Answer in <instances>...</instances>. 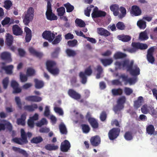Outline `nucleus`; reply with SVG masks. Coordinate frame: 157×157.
Segmentation results:
<instances>
[{"label":"nucleus","instance_id":"nucleus-1","mask_svg":"<svg viewBox=\"0 0 157 157\" xmlns=\"http://www.w3.org/2000/svg\"><path fill=\"white\" fill-rule=\"evenodd\" d=\"M133 60L130 61L128 60H125L122 62L116 61L115 65L119 69H124L126 68L127 71H129L132 75L137 76L140 74V70L137 66H135L133 69Z\"/></svg>","mask_w":157,"mask_h":157},{"label":"nucleus","instance_id":"nucleus-2","mask_svg":"<svg viewBox=\"0 0 157 157\" xmlns=\"http://www.w3.org/2000/svg\"><path fill=\"white\" fill-rule=\"evenodd\" d=\"M32 133L28 132L27 133L25 132L24 130L22 128L21 130V138L15 137L13 138L12 140L14 143L19 145H24L28 143L27 140V136L30 138L32 136Z\"/></svg>","mask_w":157,"mask_h":157},{"label":"nucleus","instance_id":"nucleus-3","mask_svg":"<svg viewBox=\"0 0 157 157\" xmlns=\"http://www.w3.org/2000/svg\"><path fill=\"white\" fill-rule=\"evenodd\" d=\"M34 10L32 7L29 8L22 16L23 22L25 25H28L33 20L34 16Z\"/></svg>","mask_w":157,"mask_h":157},{"label":"nucleus","instance_id":"nucleus-4","mask_svg":"<svg viewBox=\"0 0 157 157\" xmlns=\"http://www.w3.org/2000/svg\"><path fill=\"white\" fill-rule=\"evenodd\" d=\"M56 63L54 61L48 60L46 63V69L48 71L53 75L56 76L59 73V68L56 67Z\"/></svg>","mask_w":157,"mask_h":157},{"label":"nucleus","instance_id":"nucleus-5","mask_svg":"<svg viewBox=\"0 0 157 157\" xmlns=\"http://www.w3.org/2000/svg\"><path fill=\"white\" fill-rule=\"evenodd\" d=\"M132 48L128 49V51L131 53H134L140 49L141 50H145L147 48L148 46L146 44L139 42H132Z\"/></svg>","mask_w":157,"mask_h":157},{"label":"nucleus","instance_id":"nucleus-6","mask_svg":"<svg viewBox=\"0 0 157 157\" xmlns=\"http://www.w3.org/2000/svg\"><path fill=\"white\" fill-rule=\"evenodd\" d=\"M45 0L47 2V10L46 12V15L47 19L50 21L57 20V17L52 12V5L51 4V2H52V0Z\"/></svg>","mask_w":157,"mask_h":157},{"label":"nucleus","instance_id":"nucleus-7","mask_svg":"<svg viewBox=\"0 0 157 157\" xmlns=\"http://www.w3.org/2000/svg\"><path fill=\"white\" fill-rule=\"evenodd\" d=\"M92 73V71L91 69L90 66L85 69L84 72H81L79 73V76L81 78V82L82 83L85 84L87 81V77L86 75L87 76H90Z\"/></svg>","mask_w":157,"mask_h":157},{"label":"nucleus","instance_id":"nucleus-8","mask_svg":"<svg viewBox=\"0 0 157 157\" xmlns=\"http://www.w3.org/2000/svg\"><path fill=\"white\" fill-rule=\"evenodd\" d=\"M120 131L119 128H113L110 129L108 133L109 139L110 140H113L116 139L119 136Z\"/></svg>","mask_w":157,"mask_h":157},{"label":"nucleus","instance_id":"nucleus-9","mask_svg":"<svg viewBox=\"0 0 157 157\" xmlns=\"http://www.w3.org/2000/svg\"><path fill=\"white\" fill-rule=\"evenodd\" d=\"M155 46H153L149 48L147 50L146 56L147 60L152 64H153L155 61V58L153 56V53L155 49Z\"/></svg>","mask_w":157,"mask_h":157},{"label":"nucleus","instance_id":"nucleus-10","mask_svg":"<svg viewBox=\"0 0 157 157\" xmlns=\"http://www.w3.org/2000/svg\"><path fill=\"white\" fill-rule=\"evenodd\" d=\"M4 123H0V131L2 130H5L6 128L10 132L12 131V136H13L15 134L14 131H12L13 127L11 124L9 122H7L3 121Z\"/></svg>","mask_w":157,"mask_h":157},{"label":"nucleus","instance_id":"nucleus-11","mask_svg":"<svg viewBox=\"0 0 157 157\" xmlns=\"http://www.w3.org/2000/svg\"><path fill=\"white\" fill-rule=\"evenodd\" d=\"M120 77L122 78V81L124 82L125 85H127L128 83H129L130 85L134 84L137 81L136 77L128 78V76L124 74L121 75Z\"/></svg>","mask_w":157,"mask_h":157},{"label":"nucleus","instance_id":"nucleus-12","mask_svg":"<svg viewBox=\"0 0 157 157\" xmlns=\"http://www.w3.org/2000/svg\"><path fill=\"white\" fill-rule=\"evenodd\" d=\"M57 34V33L54 34L53 33H52L50 31H45L42 33V36L43 37L51 42L55 38L56 35Z\"/></svg>","mask_w":157,"mask_h":157},{"label":"nucleus","instance_id":"nucleus-13","mask_svg":"<svg viewBox=\"0 0 157 157\" xmlns=\"http://www.w3.org/2000/svg\"><path fill=\"white\" fill-rule=\"evenodd\" d=\"M98 8L97 7H95L94 8L93 12L91 14L93 18L105 17L106 16V13L105 12L98 10Z\"/></svg>","mask_w":157,"mask_h":157},{"label":"nucleus","instance_id":"nucleus-14","mask_svg":"<svg viewBox=\"0 0 157 157\" xmlns=\"http://www.w3.org/2000/svg\"><path fill=\"white\" fill-rule=\"evenodd\" d=\"M71 147L69 142L67 140H65L61 144L60 150L62 152H67L70 149Z\"/></svg>","mask_w":157,"mask_h":157},{"label":"nucleus","instance_id":"nucleus-15","mask_svg":"<svg viewBox=\"0 0 157 157\" xmlns=\"http://www.w3.org/2000/svg\"><path fill=\"white\" fill-rule=\"evenodd\" d=\"M1 59L5 61L6 63H9L12 61L11 57V53L7 52H4L2 53L0 55Z\"/></svg>","mask_w":157,"mask_h":157},{"label":"nucleus","instance_id":"nucleus-16","mask_svg":"<svg viewBox=\"0 0 157 157\" xmlns=\"http://www.w3.org/2000/svg\"><path fill=\"white\" fill-rule=\"evenodd\" d=\"M68 94L71 97L76 100H78L81 98V95L73 89H69Z\"/></svg>","mask_w":157,"mask_h":157},{"label":"nucleus","instance_id":"nucleus-17","mask_svg":"<svg viewBox=\"0 0 157 157\" xmlns=\"http://www.w3.org/2000/svg\"><path fill=\"white\" fill-rule=\"evenodd\" d=\"M141 13V10L139 6L136 5H133L132 6L130 10V13L132 16H138L140 15Z\"/></svg>","mask_w":157,"mask_h":157},{"label":"nucleus","instance_id":"nucleus-18","mask_svg":"<svg viewBox=\"0 0 157 157\" xmlns=\"http://www.w3.org/2000/svg\"><path fill=\"white\" fill-rule=\"evenodd\" d=\"M28 50L31 55L36 56L39 58H41L43 56V54L42 53L36 50L33 47H31L29 48Z\"/></svg>","mask_w":157,"mask_h":157},{"label":"nucleus","instance_id":"nucleus-19","mask_svg":"<svg viewBox=\"0 0 157 157\" xmlns=\"http://www.w3.org/2000/svg\"><path fill=\"white\" fill-rule=\"evenodd\" d=\"M13 34L16 36H20L23 34L22 29L18 25H13L12 28Z\"/></svg>","mask_w":157,"mask_h":157},{"label":"nucleus","instance_id":"nucleus-20","mask_svg":"<svg viewBox=\"0 0 157 157\" xmlns=\"http://www.w3.org/2000/svg\"><path fill=\"white\" fill-rule=\"evenodd\" d=\"M91 144L94 147L98 146L100 143L101 139L98 136L92 137L90 139Z\"/></svg>","mask_w":157,"mask_h":157},{"label":"nucleus","instance_id":"nucleus-21","mask_svg":"<svg viewBox=\"0 0 157 157\" xmlns=\"http://www.w3.org/2000/svg\"><path fill=\"white\" fill-rule=\"evenodd\" d=\"M11 85L13 89V93H18L21 92V89L18 87L19 84L16 81H12Z\"/></svg>","mask_w":157,"mask_h":157},{"label":"nucleus","instance_id":"nucleus-22","mask_svg":"<svg viewBox=\"0 0 157 157\" xmlns=\"http://www.w3.org/2000/svg\"><path fill=\"white\" fill-rule=\"evenodd\" d=\"M25 100L33 102H39L42 100L41 97L37 96H29L26 97Z\"/></svg>","mask_w":157,"mask_h":157},{"label":"nucleus","instance_id":"nucleus-23","mask_svg":"<svg viewBox=\"0 0 157 157\" xmlns=\"http://www.w3.org/2000/svg\"><path fill=\"white\" fill-rule=\"evenodd\" d=\"M25 32L26 33L25 40L26 42H29L31 39L32 32L30 29L28 27H25Z\"/></svg>","mask_w":157,"mask_h":157},{"label":"nucleus","instance_id":"nucleus-24","mask_svg":"<svg viewBox=\"0 0 157 157\" xmlns=\"http://www.w3.org/2000/svg\"><path fill=\"white\" fill-rule=\"evenodd\" d=\"M12 150L15 152H18L19 153L25 157H28L29 154L24 150L20 148L13 146L12 147Z\"/></svg>","mask_w":157,"mask_h":157},{"label":"nucleus","instance_id":"nucleus-25","mask_svg":"<svg viewBox=\"0 0 157 157\" xmlns=\"http://www.w3.org/2000/svg\"><path fill=\"white\" fill-rule=\"evenodd\" d=\"M146 132L148 135H156V132H155L154 127L152 124H149L146 127Z\"/></svg>","mask_w":157,"mask_h":157},{"label":"nucleus","instance_id":"nucleus-26","mask_svg":"<svg viewBox=\"0 0 157 157\" xmlns=\"http://www.w3.org/2000/svg\"><path fill=\"white\" fill-rule=\"evenodd\" d=\"M88 121L93 128H98L99 124L97 121L94 118L89 117L88 119Z\"/></svg>","mask_w":157,"mask_h":157},{"label":"nucleus","instance_id":"nucleus-27","mask_svg":"<svg viewBox=\"0 0 157 157\" xmlns=\"http://www.w3.org/2000/svg\"><path fill=\"white\" fill-rule=\"evenodd\" d=\"M119 6L117 4H113L110 6V10L113 12L115 16H117L119 15Z\"/></svg>","mask_w":157,"mask_h":157},{"label":"nucleus","instance_id":"nucleus-28","mask_svg":"<svg viewBox=\"0 0 157 157\" xmlns=\"http://www.w3.org/2000/svg\"><path fill=\"white\" fill-rule=\"evenodd\" d=\"M37 108V105L36 104H33L30 105H26L24 107V110L29 112H32Z\"/></svg>","mask_w":157,"mask_h":157},{"label":"nucleus","instance_id":"nucleus-29","mask_svg":"<svg viewBox=\"0 0 157 157\" xmlns=\"http://www.w3.org/2000/svg\"><path fill=\"white\" fill-rule=\"evenodd\" d=\"M1 68L5 71L7 74L11 75L13 73V65H9L6 66H2Z\"/></svg>","mask_w":157,"mask_h":157},{"label":"nucleus","instance_id":"nucleus-30","mask_svg":"<svg viewBox=\"0 0 157 157\" xmlns=\"http://www.w3.org/2000/svg\"><path fill=\"white\" fill-rule=\"evenodd\" d=\"M143 101V97L142 96L139 97L137 99L134 101V107L135 108L137 109L142 105Z\"/></svg>","mask_w":157,"mask_h":157},{"label":"nucleus","instance_id":"nucleus-31","mask_svg":"<svg viewBox=\"0 0 157 157\" xmlns=\"http://www.w3.org/2000/svg\"><path fill=\"white\" fill-rule=\"evenodd\" d=\"M6 40L5 43L6 45L8 46H10L12 45L13 41V36L9 33H7L6 36Z\"/></svg>","mask_w":157,"mask_h":157},{"label":"nucleus","instance_id":"nucleus-32","mask_svg":"<svg viewBox=\"0 0 157 157\" xmlns=\"http://www.w3.org/2000/svg\"><path fill=\"white\" fill-rule=\"evenodd\" d=\"M97 31L99 34L105 36H107L110 34L109 32L103 28H98Z\"/></svg>","mask_w":157,"mask_h":157},{"label":"nucleus","instance_id":"nucleus-33","mask_svg":"<svg viewBox=\"0 0 157 157\" xmlns=\"http://www.w3.org/2000/svg\"><path fill=\"white\" fill-rule=\"evenodd\" d=\"M100 60L104 67L110 65L113 62V59L111 58L109 59H100Z\"/></svg>","mask_w":157,"mask_h":157},{"label":"nucleus","instance_id":"nucleus-34","mask_svg":"<svg viewBox=\"0 0 157 157\" xmlns=\"http://www.w3.org/2000/svg\"><path fill=\"white\" fill-rule=\"evenodd\" d=\"M26 118V114L24 113L21 115V118L17 119V123L18 125H25V121Z\"/></svg>","mask_w":157,"mask_h":157},{"label":"nucleus","instance_id":"nucleus-35","mask_svg":"<svg viewBox=\"0 0 157 157\" xmlns=\"http://www.w3.org/2000/svg\"><path fill=\"white\" fill-rule=\"evenodd\" d=\"M117 37L120 40L124 42H128L131 39V37L130 36L124 34L118 35Z\"/></svg>","mask_w":157,"mask_h":157},{"label":"nucleus","instance_id":"nucleus-36","mask_svg":"<svg viewBox=\"0 0 157 157\" xmlns=\"http://www.w3.org/2000/svg\"><path fill=\"white\" fill-rule=\"evenodd\" d=\"M45 148L47 150L49 151H55L57 150L59 147L54 144H48L45 146Z\"/></svg>","mask_w":157,"mask_h":157},{"label":"nucleus","instance_id":"nucleus-37","mask_svg":"<svg viewBox=\"0 0 157 157\" xmlns=\"http://www.w3.org/2000/svg\"><path fill=\"white\" fill-rule=\"evenodd\" d=\"M34 82L35 83V87L36 89H41L44 86V83L42 81L39 80L37 79H35L34 80Z\"/></svg>","mask_w":157,"mask_h":157},{"label":"nucleus","instance_id":"nucleus-38","mask_svg":"<svg viewBox=\"0 0 157 157\" xmlns=\"http://www.w3.org/2000/svg\"><path fill=\"white\" fill-rule=\"evenodd\" d=\"M43 141V139L40 136L33 137L30 140L32 143L37 144L40 143Z\"/></svg>","mask_w":157,"mask_h":157},{"label":"nucleus","instance_id":"nucleus-39","mask_svg":"<svg viewBox=\"0 0 157 157\" xmlns=\"http://www.w3.org/2000/svg\"><path fill=\"white\" fill-rule=\"evenodd\" d=\"M111 92L113 96L121 95L122 94L123 90L120 88L113 89L112 90Z\"/></svg>","mask_w":157,"mask_h":157},{"label":"nucleus","instance_id":"nucleus-40","mask_svg":"<svg viewBox=\"0 0 157 157\" xmlns=\"http://www.w3.org/2000/svg\"><path fill=\"white\" fill-rule=\"evenodd\" d=\"M59 128L61 133L62 134H67V132L65 125L63 123H61L59 125Z\"/></svg>","mask_w":157,"mask_h":157},{"label":"nucleus","instance_id":"nucleus-41","mask_svg":"<svg viewBox=\"0 0 157 157\" xmlns=\"http://www.w3.org/2000/svg\"><path fill=\"white\" fill-rule=\"evenodd\" d=\"M127 55L126 54L121 52H117L115 53L113 56L114 58L116 59L124 58Z\"/></svg>","mask_w":157,"mask_h":157},{"label":"nucleus","instance_id":"nucleus-42","mask_svg":"<svg viewBox=\"0 0 157 157\" xmlns=\"http://www.w3.org/2000/svg\"><path fill=\"white\" fill-rule=\"evenodd\" d=\"M13 5L12 3L10 0H6L4 2L3 7L7 10H10Z\"/></svg>","mask_w":157,"mask_h":157},{"label":"nucleus","instance_id":"nucleus-43","mask_svg":"<svg viewBox=\"0 0 157 157\" xmlns=\"http://www.w3.org/2000/svg\"><path fill=\"white\" fill-rule=\"evenodd\" d=\"M148 38L147 33L146 31L141 32L139 35V39L141 40H145Z\"/></svg>","mask_w":157,"mask_h":157},{"label":"nucleus","instance_id":"nucleus-44","mask_svg":"<svg viewBox=\"0 0 157 157\" xmlns=\"http://www.w3.org/2000/svg\"><path fill=\"white\" fill-rule=\"evenodd\" d=\"M121 14H119L118 17L120 18H122L124 17L126 14L127 11L126 9L123 6H121L119 8Z\"/></svg>","mask_w":157,"mask_h":157},{"label":"nucleus","instance_id":"nucleus-45","mask_svg":"<svg viewBox=\"0 0 157 157\" xmlns=\"http://www.w3.org/2000/svg\"><path fill=\"white\" fill-rule=\"evenodd\" d=\"M75 23L77 25L80 27H84L86 25L85 22L81 19L77 18L75 20Z\"/></svg>","mask_w":157,"mask_h":157},{"label":"nucleus","instance_id":"nucleus-46","mask_svg":"<svg viewBox=\"0 0 157 157\" xmlns=\"http://www.w3.org/2000/svg\"><path fill=\"white\" fill-rule=\"evenodd\" d=\"M55 39L52 41L53 44H59L62 40V35L61 34H59L55 37Z\"/></svg>","mask_w":157,"mask_h":157},{"label":"nucleus","instance_id":"nucleus-47","mask_svg":"<svg viewBox=\"0 0 157 157\" xmlns=\"http://www.w3.org/2000/svg\"><path fill=\"white\" fill-rule=\"evenodd\" d=\"M66 52L67 55L69 57H74L75 56L77 53L76 52L70 49H67Z\"/></svg>","mask_w":157,"mask_h":157},{"label":"nucleus","instance_id":"nucleus-48","mask_svg":"<svg viewBox=\"0 0 157 157\" xmlns=\"http://www.w3.org/2000/svg\"><path fill=\"white\" fill-rule=\"evenodd\" d=\"M124 107V105H122L117 103V104L114 106L113 107V110L115 113H117L118 111H120L123 109Z\"/></svg>","mask_w":157,"mask_h":157},{"label":"nucleus","instance_id":"nucleus-49","mask_svg":"<svg viewBox=\"0 0 157 157\" xmlns=\"http://www.w3.org/2000/svg\"><path fill=\"white\" fill-rule=\"evenodd\" d=\"M138 26L140 29H145L146 27V22L142 20L138 21L137 23Z\"/></svg>","mask_w":157,"mask_h":157},{"label":"nucleus","instance_id":"nucleus-50","mask_svg":"<svg viewBox=\"0 0 157 157\" xmlns=\"http://www.w3.org/2000/svg\"><path fill=\"white\" fill-rule=\"evenodd\" d=\"M82 132L85 133H88L90 130V128L88 124H83L81 125Z\"/></svg>","mask_w":157,"mask_h":157},{"label":"nucleus","instance_id":"nucleus-51","mask_svg":"<svg viewBox=\"0 0 157 157\" xmlns=\"http://www.w3.org/2000/svg\"><path fill=\"white\" fill-rule=\"evenodd\" d=\"M60 51V48L59 47H57L55 49L54 51L51 54V56L52 58H57Z\"/></svg>","mask_w":157,"mask_h":157},{"label":"nucleus","instance_id":"nucleus-52","mask_svg":"<svg viewBox=\"0 0 157 157\" xmlns=\"http://www.w3.org/2000/svg\"><path fill=\"white\" fill-rule=\"evenodd\" d=\"M124 137L126 140H130L133 138L132 134L130 131H128L125 132Z\"/></svg>","mask_w":157,"mask_h":157},{"label":"nucleus","instance_id":"nucleus-53","mask_svg":"<svg viewBox=\"0 0 157 157\" xmlns=\"http://www.w3.org/2000/svg\"><path fill=\"white\" fill-rule=\"evenodd\" d=\"M64 6L66 8L67 12H71L74 9V6L71 5L70 3H67L64 4Z\"/></svg>","mask_w":157,"mask_h":157},{"label":"nucleus","instance_id":"nucleus-54","mask_svg":"<svg viewBox=\"0 0 157 157\" xmlns=\"http://www.w3.org/2000/svg\"><path fill=\"white\" fill-rule=\"evenodd\" d=\"M47 122L46 119L45 118H42L40 121L36 123V125L38 127H40L42 125L47 124Z\"/></svg>","mask_w":157,"mask_h":157},{"label":"nucleus","instance_id":"nucleus-55","mask_svg":"<svg viewBox=\"0 0 157 157\" xmlns=\"http://www.w3.org/2000/svg\"><path fill=\"white\" fill-rule=\"evenodd\" d=\"M94 5H90L89 6L86 8V9L84 11V13L85 15L87 17H90V12L91 11V9L94 7Z\"/></svg>","mask_w":157,"mask_h":157},{"label":"nucleus","instance_id":"nucleus-56","mask_svg":"<svg viewBox=\"0 0 157 157\" xmlns=\"http://www.w3.org/2000/svg\"><path fill=\"white\" fill-rule=\"evenodd\" d=\"M117 29L120 30H124L125 29V26L124 23L122 22H118L116 25Z\"/></svg>","mask_w":157,"mask_h":157},{"label":"nucleus","instance_id":"nucleus-57","mask_svg":"<svg viewBox=\"0 0 157 157\" xmlns=\"http://www.w3.org/2000/svg\"><path fill=\"white\" fill-rule=\"evenodd\" d=\"M9 82V78L6 77L3 79L2 81V84L3 88L6 89L7 88Z\"/></svg>","mask_w":157,"mask_h":157},{"label":"nucleus","instance_id":"nucleus-58","mask_svg":"<svg viewBox=\"0 0 157 157\" xmlns=\"http://www.w3.org/2000/svg\"><path fill=\"white\" fill-rule=\"evenodd\" d=\"M58 15L60 16H63L65 13V9L64 7H62L58 8L57 10Z\"/></svg>","mask_w":157,"mask_h":157},{"label":"nucleus","instance_id":"nucleus-59","mask_svg":"<svg viewBox=\"0 0 157 157\" xmlns=\"http://www.w3.org/2000/svg\"><path fill=\"white\" fill-rule=\"evenodd\" d=\"M35 73L34 69L31 67L28 68L27 70L26 74L28 76H31L33 75Z\"/></svg>","mask_w":157,"mask_h":157},{"label":"nucleus","instance_id":"nucleus-60","mask_svg":"<svg viewBox=\"0 0 157 157\" xmlns=\"http://www.w3.org/2000/svg\"><path fill=\"white\" fill-rule=\"evenodd\" d=\"M125 101L126 98L125 96H123L119 98L118 99L117 101V103L122 105H124V104L125 103Z\"/></svg>","mask_w":157,"mask_h":157},{"label":"nucleus","instance_id":"nucleus-61","mask_svg":"<svg viewBox=\"0 0 157 157\" xmlns=\"http://www.w3.org/2000/svg\"><path fill=\"white\" fill-rule=\"evenodd\" d=\"M141 111L143 113L147 114L149 112L148 106L147 105H144L141 108Z\"/></svg>","mask_w":157,"mask_h":157},{"label":"nucleus","instance_id":"nucleus-62","mask_svg":"<svg viewBox=\"0 0 157 157\" xmlns=\"http://www.w3.org/2000/svg\"><path fill=\"white\" fill-rule=\"evenodd\" d=\"M77 41L75 39L69 40L67 42L68 45L70 47H74L77 45Z\"/></svg>","mask_w":157,"mask_h":157},{"label":"nucleus","instance_id":"nucleus-63","mask_svg":"<svg viewBox=\"0 0 157 157\" xmlns=\"http://www.w3.org/2000/svg\"><path fill=\"white\" fill-rule=\"evenodd\" d=\"M20 79L21 82H25L28 80V76L22 74L21 73H20Z\"/></svg>","mask_w":157,"mask_h":157},{"label":"nucleus","instance_id":"nucleus-64","mask_svg":"<svg viewBox=\"0 0 157 157\" xmlns=\"http://www.w3.org/2000/svg\"><path fill=\"white\" fill-rule=\"evenodd\" d=\"M148 113L155 118H157V112L155 109L154 108H151Z\"/></svg>","mask_w":157,"mask_h":157}]
</instances>
